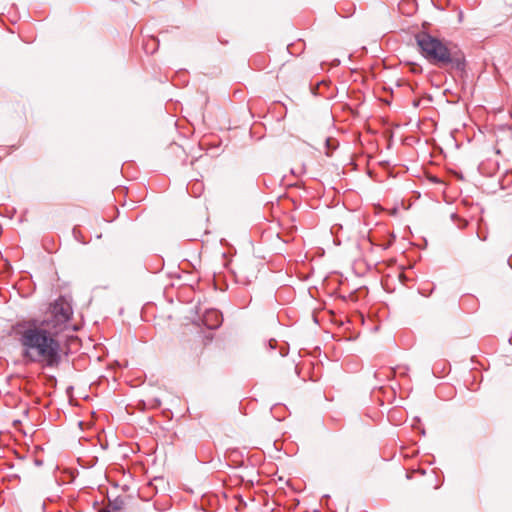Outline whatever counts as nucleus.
Here are the masks:
<instances>
[{"label": "nucleus", "mask_w": 512, "mask_h": 512, "mask_svg": "<svg viewBox=\"0 0 512 512\" xmlns=\"http://www.w3.org/2000/svg\"><path fill=\"white\" fill-rule=\"evenodd\" d=\"M67 322H17L11 332L21 346L26 364L56 368L62 360L63 346L78 341L67 332Z\"/></svg>", "instance_id": "1"}, {"label": "nucleus", "mask_w": 512, "mask_h": 512, "mask_svg": "<svg viewBox=\"0 0 512 512\" xmlns=\"http://www.w3.org/2000/svg\"><path fill=\"white\" fill-rule=\"evenodd\" d=\"M415 39L421 55L430 64L459 72L464 71L465 57L456 45L426 32L418 33Z\"/></svg>", "instance_id": "2"}, {"label": "nucleus", "mask_w": 512, "mask_h": 512, "mask_svg": "<svg viewBox=\"0 0 512 512\" xmlns=\"http://www.w3.org/2000/svg\"><path fill=\"white\" fill-rule=\"evenodd\" d=\"M72 299L67 296H60L50 307L51 314L56 320H71L73 317Z\"/></svg>", "instance_id": "3"}, {"label": "nucleus", "mask_w": 512, "mask_h": 512, "mask_svg": "<svg viewBox=\"0 0 512 512\" xmlns=\"http://www.w3.org/2000/svg\"><path fill=\"white\" fill-rule=\"evenodd\" d=\"M222 317V313L215 308H205L202 313V320H219Z\"/></svg>", "instance_id": "4"}, {"label": "nucleus", "mask_w": 512, "mask_h": 512, "mask_svg": "<svg viewBox=\"0 0 512 512\" xmlns=\"http://www.w3.org/2000/svg\"><path fill=\"white\" fill-rule=\"evenodd\" d=\"M170 151L173 154H175L182 163H185L187 161V154L181 146L177 144H172L170 146Z\"/></svg>", "instance_id": "5"}, {"label": "nucleus", "mask_w": 512, "mask_h": 512, "mask_svg": "<svg viewBox=\"0 0 512 512\" xmlns=\"http://www.w3.org/2000/svg\"><path fill=\"white\" fill-rule=\"evenodd\" d=\"M124 500L121 498H116L113 501L109 502V505L106 509H109L111 512H118L124 508Z\"/></svg>", "instance_id": "6"}, {"label": "nucleus", "mask_w": 512, "mask_h": 512, "mask_svg": "<svg viewBox=\"0 0 512 512\" xmlns=\"http://www.w3.org/2000/svg\"><path fill=\"white\" fill-rule=\"evenodd\" d=\"M98 512H111V511L109 509L104 508V509L99 510Z\"/></svg>", "instance_id": "7"}, {"label": "nucleus", "mask_w": 512, "mask_h": 512, "mask_svg": "<svg viewBox=\"0 0 512 512\" xmlns=\"http://www.w3.org/2000/svg\"><path fill=\"white\" fill-rule=\"evenodd\" d=\"M78 329H79V326H77V325L73 326V331H76Z\"/></svg>", "instance_id": "8"}, {"label": "nucleus", "mask_w": 512, "mask_h": 512, "mask_svg": "<svg viewBox=\"0 0 512 512\" xmlns=\"http://www.w3.org/2000/svg\"><path fill=\"white\" fill-rule=\"evenodd\" d=\"M210 329H215L217 328L218 326H208Z\"/></svg>", "instance_id": "9"}, {"label": "nucleus", "mask_w": 512, "mask_h": 512, "mask_svg": "<svg viewBox=\"0 0 512 512\" xmlns=\"http://www.w3.org/2000/svg\"><path fill=\"white\" fill-rule=\"evenodd\" d=\"M373 330H374V331H377V330H378V326H375V327L373 328Z\"/></svg>", "instance_id": "10"}]
</instances>
